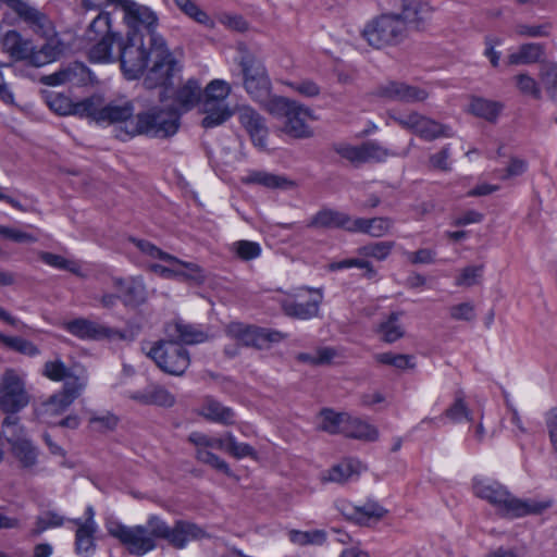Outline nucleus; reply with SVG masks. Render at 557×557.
<instances>
[{
	"mask_svg": "<svg viewBox=\"0 0 557 557\" xmlns=\"http://www.w3.org/2000/svg\"><path fill=\"white\" fill-rule=\"evenodd\" d=\"M143 33H127L119 38V60L121 69L128 79H136L145 74L147 88L166 86L177 69V62L160 35H152L145 40Z\"/></svg>",
	"mask_w": 557,
	"mask_h": 557,
	"instance_id": "1",
	"label": "nucleus"
},
{
	"mask_svg": "<svg viewBox=\"0 0 557 557\" xmlns=\"http://www.w3.org/2000/svg\"><path fill=\"white\" fill-rule=\"evenodd\" d=\"M473 492L491 504L500 516L511 519L539 515L552 505L550 500L516 497L500 483L485 478L474 479Z\"/></svg>",
	"mask_w": 557,
	"mask_h": 557,
	"instance_id": "2",
	"label": "nucleus"
},
{
	"mask_svg": "<svg viewBox=\"0 0 557 557\" xmlns=\"http://www.w3.org/2000/svg\"><path fill=\"white\" fill-rule=\"evenodd\" d=\"M188 442L195 446V457L199 462L208 465L228 476L233 475L230 466L211 449H223L236 459L246 457L257 459L256 449L249 444L238 442L231 432L225 433L223 437H212L201 432H191Z\"/></svg>",
	"mask_w": 557,
	"mask_h": 557,
	"instance_id": "3",
	"label": "nucleus"
},
{
	"mask_svg": "<svg viewBox=\"0 0 557 557\" xmlns=\"http://www.w3.org/2000/svg\"><path fill=\"white\" fill-rule=\"evenodd\" d=\"M265 110L277 119H284L283 132L295 138H309L312 129L308 120H314L313 111L298 101L282 96H273Z\"/></svg>",
	"mask_w": 557,
	"mask_h": 557,
	"instance_id": "4",
	"label": "nucleus"
},
{
	"mask_svg": "<svg viewBox=\"0 0 557 557\" xmlns=\"http://www.w3.org/2000/svg\"><path fill=\"white\" fill-rule=\"evenodd\" d=\"M180 126V116L172 109L153 108L136 115V121L126 123V135L131 137L147 135L151 137H168L174 135Z\"/></svg>",
	"mask_w": 557,
	"mask_h": 557,
	"instance_id": "5",
	"label": "nucleus"
},
{
	"mask_svg": "<svg viewBox=\"0 0 557 557\" xmlns=\"http://www.w3.org/2000/svg\"><path fill=\"white\" fill-rule=\"evenodd\" d=\"M88 111L86 117L91 119L98 124H123L117 137L126 140V123L136 121L133 117L134 107L128 100H117L106 103L102 97L91 96L88 98Z\"/></svg>",
	"mask_w": 557,
	"mask_h": 557,
	"instance_id": "6",
	"label": "nucleus"
},
{
	"mask_svg": "<svg viewBox=\"0 0 557 557\" xmlns=\"http://www.w3.org/2000/svg\"><path fill=\"white\" fill-rule=\"evenodd\" d=\"M86 38L96 44L89 49L91 62H113V44L119 41L121 36L112 30V20L108 12H100L89 24L86 30Z\"/></svg>",
	"mask_w": 557,
	"mask_h": 557,
	"instance_id": "7",
	"label": "nucleus"
},
{
	"mask_svg": "<svg viewBox=\"0 0 557 557\" xmlns=\"http://www.w3.org/2000/svg\"><path fill=\"white\" fill-rule=\"evenodd\" d=\"M243 85L250 98L265 109L271 96L272 84L263 63L255 54L244 51L239 61Z\"/></svg>",
	"mask_w": 557,
	"mask_h": 557,
	"instance_id": "8",
	"label": "nucleus"
},
{
	"mask_svg": "<svg viewBox=\"0 0 557 557\" xmlns=\"http://www.w3.org/2000/svg\"><path fill=\"white\" fill-rule=\"evenodd\" d=\"M148 527L158 539L166 541L176 549H183L188 543L206 536V531L200 525L188 520H177L173 525H169L160 517L150 516Z\"/></svg>",
	"mask_w": 557,
	"mask_h": 557,
	"instance_id": "9",
	"label": "nucleus"
},
{
	"mask_svg": "<svg viewBox=\"0 0 557 557\" xmlns=\"http://www.w3.org/2000/svg\"><path fill=\"white\" fill-rule=\"evenodd\" d=\"M108 533L120 541L126 550L135 556H144L157 547V535L145 525H125L117 521L107 523Z\"/></svg>",
	"mask_w": 557,
	"mask_h": 557,
	"instance_id": "10",
	"label": "nucleus"
},
{
	"mask_svg": "<svg viewBox=\"0 0 557 557\" xmlns=\"http://www.w3.org/2000/svg\"><path fill=\"white\" fill-rule=\"evenodd\" d=\"M405 21L398 14H383L369 23L362 36L374 48L399 42L406 37Z\"/></svg>",
	"mask_w": 557,
	"mask_h": 557,
	"instance_id": "11",
	"label": "nucleus"
},
{
	"mask_svg": "<svg viewBox=\"0 0 557 557\" xmlns=\"http://www.w3.org/2000/svg\"><path fill=\"white\" fill-rule=\"evenodd\" d=\"M29 403L24 375L14 369H7L0 376V409L15 413Z\"/></svg>",
	"mask_w": 557,
	"mask_h": 557,
	"instance_id": "12",
	"label": "nucleus"
},
{
	"mask_svg": "<svg viewBox=\"0 0 557 557\" xmlns=\"http://www.w3.org/2000/svg\"><path fill=\"white\" fill-rule=\"evenodd\" d=\"M148 356L164 372L171 375H182L189 367L188 351L177 342L164 341L156 344Z\"/></svg>",
	"mask_w": 557,
	"mask_h": 557,
	"instance_id": "13",
	"label": "nucleus"
},
{
	"mask_svg": "<svg viewBox=\"0 0 557 557\" xmlns=\"http://www.w3.org/2000/svg\"><path fill=\"white\" fill-rule=\"evenodd\" d=\"M388 116L403 128L413 132L425 140H434L441 137L449 138L454 136V131L450 126L441 124L440 122L417 111H411L403 115L389 113Z\"/></svg>",
	"mask_w": 557,
	"mask_h": 557,
	"instance_id": "14",
	"label": "nucleus"
},
{
	"mask_svg": "<svg viewBox=\"0 0 557 557\" xmlns=\"http://www.w3.org/2000/svg\"><path fill=\"white\" fill-rule=\"evenodd\" d=\"M117 1L119 8L124 13L123 20L128 28L127 33H143L148 38H151L152 35H158L156 33L158 16L149 7L134 0Z\"/></svg>",
	"mask_w": 557,
	"mask_h": 557,
	"instance_id": "15",
	"label": "nucleus"
},
{
	"mask_svg": "<svg viewBox=\"0 0 557 557\" xmlns=\"http://www.w3.org/2000/svg\"><path fill=\"white\" fill-rule=\"evenodd\" d=\"M372 94L386 101L404 103L424 102L430 96L426 88L409 85L401 81H385L379 84Z\"/></svg>",
	"mask_w": 557,
	"mask_h": 557,
	"instance_id": "16",
	"label": "nucleus"
},
{
	"mask_svg": "<svg viewBox=\"0 0 557 557\" xmlns=\"http://www.w3.org/2000/svg\"><path fill=\"white\" fill-rule=\"evenodd\" d=\"M335 151L351 163L383 162L396 156L392 150L376 141H367L361 145L337 144Z\"/></svg>",
	"mask_w": 557,
	"mask_h": 557,
	"instance_id": "17",
	"label": "nucleus"
},
{
	"mask_svg": "<svg viewBox=\"0 0 557 557\" xmlns=\"http://www.w3.org/2000/svg\"><path fill=\"white\" fill-rule=\"evenodd\" d=\"M95 516L94 507L87 506L83 517L70 520L76 525L75 552L79 557H91L96 552L98 524Z\"/></svg>",
	"mask_w": 557,
	"mask_h": 557,
	"instance_id": "18",
	"label": "nucleus"
},
{
	"mask_svg": "<svg viewBox=\"0 0 557 557\" xmlns=\"http://www.w3.org/2000/svg\"><path fill=\"white\" fill-rule=\"evenodd\" d=\"M226 334L244 346L264 348L269 343L280 342L283 335L280 332L232 322L226 327Z\"/></svg>",
	"mask_w": 557,
	"mask_h": 557,
	"instance_id": "19",
	"label": "nucleus"
},
{
	"mask_svg": "<svg viewBox=\"0 0 557 557\" xmlns=\"http://www.w3.org/2000/svg\"><path fill=\"white\" fill-rule=\"evenodd\" d=\"M61 327L82 341H102L120 335L117 331L83 317L63 321Z\"/></svg>",
	"mask_w": 557,
	"mask_h": 557,
	"instance_id": "20",
	"label": "nucleus"
},
{
	"mask_svg": "<svg viewBox=\"0 0 557 557\" xmlns=\"http://www.w3.org/2000/svg\"><path fill=\"white\" fill-rule=\"evenodd\" d=\"M166 264H151L150 270L164 278H183L195 282H202L205 278L201 268L193 262H185L174 256L166 255L162 259Z\"/></svg>",
	"mask_w": 557,
	"mask_h": 557,
	"instance_id": "21",
	"label": "nucleus"
},
{
	"mask_svg": "<svg viewBox=\"0 0 557 557\" xmlns=\"http://www.w3.org/2000/svg\"><path fill=\"white\" fill-rule=\"evenodd\" d=\"M237 119L248 133L253 146L260 150H265L269 134L265 119L250 106L239 107L237 109Z\"/></svg>",
	"mask_w": 557,
	"mask_h": 557,
	"instance_id": "22",
	"label": "nucleus"
},
{
	"mask_svg": "<svg viewBox=\"0 0 557 557\" xmlns=\"http://www.w3.org/2000/svg\"><path fill=\"white\" fill-rule=\"evenodd\" d=\"M309 299L298 295L299 299H286L283 302L284 312L293 318L307 320L315 317L319 312V305L322 301V293L319 289L307 290Z\"/></svg>",
	"mask_w": 557,
	"mask_h": 557,
	"instance_id": "23",
	"label": "nucleus"
},
{
	"mask_svg": "<svg viewBox=\"0 0 557 557\" xmlns=\"http://www.w3.org/2000/svg\"><path fill=\"white\" fill-rule=\"evenodd\" d=\"M11 446L12 456L25 470L33 469L38 461V450L33 443L24 436V429L18 428L17 433L7 438Z\"/></svg>",
	"mask_w": 557,
	"mask_h": 557,
	"instance_id": "24",
	"label": "nucleus"
},
{
	"mask_svg": "<svg viewBox=\"0 0 557 557\" xmlns=\"http://www.w3.org/2000/svg\"><path fill=\"white\" fill-rule=\"evenodd\" d=\"M112 285L121 292L125 305L138 306L148 298V289L141 276L113 277Z\"/></svg>",
	"mask_w": 557,
	"mask_h": 557,
	"instance_id": "25",
	"label": "nucleus"
},
{
	"mask_svg": "<svg viewBox=\"0 0 557 557\" xmlns=\"http://www.w3.org/2000/svg\"><path fill=\"white\" fill-rule=\"evenodd\" d=\"M434 9L422 0H404L401 13L398 14L405 21V27L416 29L424 28L431 21Z\"/></svg>",
	"mask_w": 557,
	"mask_h": 557,
	"instance_id": "26",
	"label": "nucleus"
},
{
	"mask_svg": "<svg viewBox=\"0 0 557 557\" xmlns=\"http://www.w3.org/2000/svg\"><path fill=\"white\" fill-rule=\"evenodd\" d=\"M245 185H259L268 189H293L296 184L284 175L270 173L267 171L251 170L240 178Z\"/></svg>",
	"mask_w": 557,
	"mask_h": 557,
	"instance_id": "27",
	"label": "nucleus"
},
{
	"mask_svg": "<svg viewBox=\"0 0 557 557\" xmlns=\"http://www.w3.org/2000/svg\"><path fill=\"white\" fill-rule=\"evenodd\" d=\"M88 78V70L82 63H72L65 67L60 69L58 72L46 75L41 82L48 86H59L64 84L82 85Z\"/></svg>",
	"mask_w": 557,
	"mask_h": 557,
	"instance_id": "28",
	"label": "nucleus"
},
{
	"mask_svg": "<svg viewBox=\"0 0 557 557\" xmlns=\"http://www.w3.org/2000/svg\"><path fill=\"white\" fill-rule=\"evenodd\" d=\"M362 470L363 466L359 460L344 459L343 461L334 465L329 470L324 471L321 475V481L324 483L332 482L344 484L358 479Z\"/></svg>",
	"mask_w": 557,
	"mask_h": 557,
	"instance_id": "29",
	"label": "nucleus"
},
{
	"mask_svg": "<svg viewBox=\"0 0 557 557\" xmlns=\"http://www.w3.org/2000/svg\"><path fill=\"white\" fill-rule=\"evenodd\" d=\"M202 89L198 81L188 79L184 83L174 95L173 111L177 112L178 116L191 110L201 99Z\"/></svg>",
	"mask_w": 557,
	"mask_h": 557,
	"instance_id": "30",
	"label": "nucleus"
},
{
	"mask_svg": "<svg viewBox=\"0 0 557 557\" xmlns=\"http://www.w3.org/2000/svg\"><path fill=\"white\" fill-rule=\"evenodd\" d=\"M33 41L24 38L22 34L15 29L4 33L2 38V50L15 60H27L29 62L32 55Z\"/></svg>",
	"mask_w": 557,
	"mask_h": 557,
	"instance_id": "31",
	"label": "nucleus"
},
{
	"mask_svg": "<svg viewBox=\"0 0 557 557\" xmlns=\"http://www.w3.org/2000/svg\"><path fill=\"white\" fill-rule=\"evenodd\" d=\"M129 397L143 405L172 407L175 404L174 395L159 385H149L143 391L131 394Z\"/></svg>",
	"mask_w": 557,
	"mask_h": 557,
	"instance_id": "32",
	"label": "nucleus"
},
{
	"mask_svg": "<svg viewBox=\"0 0 557 557\" xmlns=\"http://www.w3.org/2000/svg\"><path fill=\"white\" fill-rule=\"evenodd\" d=\"M352 219L339 211L323 209L312 216L309 226L317 228L341 227L350 232Z\"/></svg>",
	"mask_w": 557,
	"mask_h": 557,
	"instance_id": "33",
	"label": "nucleus"
},
{
	"mask_svg": "<svg viewBox=\"0 0 557 557\" xmlns=\"http://www.w3.org/2000/svg\"><path fill=\"white\" fill-rule=\"evenodd\" d=\"M47 103L52 111L60 115L72 114L86 117L88 111V98L78 102H73L69 97L55 94L48 97Z\"/></svg>",
	"mask_w": 557,
	"mask_h": 557,
	"instance_id": "34",
	"label": "nucleus"
},
{
	"mask_svg": "<svg viewBox=\"0 0 557 557\" xmlns=\"http://www.w3.org/2000/svg\"><path fill=\"white\" fill-rule=\"evenodd\" d=\"M401 317V312H392L377 324L376 333L381 341L393 344L405 336L406 330Z\"/></svg>",
	"mask_w": 557,
	"mask_h": 557,
	"instance_id": "35",
	"label": "nucleus"
},
{
	"mask_svg": "<svg viewBox=\"0 0 557 557\" xmlns=\"http://www.w3.org/2000/svg\"><path fill=\"white\" fill-rule=\"evenodd\" d=\"M343 435L360 441L373 442L379 438L377 429L360 418L347 416Z\"/></svg>",
	"mask_w": 557,
	"mask_h": 557,
	"instance_id": "36",
	"label": "nucleus"
},
{
	"mask_svg": "<svg viewBox=\"0 0 557 557\" xmlns=\"http://www.w3.org/2000/svg\"><path fill=\"white\" fill-rule=\"evenodd\" d=\"M199 413L213 422L221 423L224 425L233 424L235 419V413L233 409L230 407H225L215 399L207 398L200 410Z\"/></svg>",
	"mask_w": 557,
	"mask_h": 557,
	"instance_id": "37",
	"label": "nucleus"
},
{
	"mask_svg": "<svg viewBox=\"0 0 557 557\" xmlns=\"http://www.w3.org/2000/svg\"><path fill=\"white\" fill-rule=\"evenodd\" d=\"M393 222L387 218L352 219L350 232H360L373 237L385 235L392 227Z\"/></svg>",
	"mask_w": 557,
	"mask_h": 557,
	"instance_id": "38",
	"label": "nucleus"
},
{
	"mask_svg": "<svg viewBox=\"0 0 557 557\" xmlns=\"http://www.w3.org/2000/svg\"><path fill=\"white\" fill-rule=\"evenodd\" d=\"M202 113L205 117L202 119L201 125L205 128H213L222 125L227 120H230L234 111L231 109L228 103H212V104H201Z\"/></svg>",
	"mask_w": 557,
	"mask_h": 557,
	"instance_id": "39",
	"label": "nucleus"
},
{
	"mask_svg": "<svg viewBox=\"0 0 557 557\" xmlns=\"http://www.w3.org/2000/svg\"><path fill=\"white\" fill-rule=\"evenodd\" d=\"M543 46L540 44H524L521 45L517 51L508 55L507 62L509 65H522L537 62L543 55Z\"/></svg>",
	"mask_w": 557,
	"mask_h": 557,
	"instance_id": "40",
	"label": "nucleus"
},
{
	"mask_svg": "<svg viewBox=\"0 0 557 557\" xmlns=\"http://www.w3.org/2000/svg\"><path fill=\"white\" fill-rule=\"evenodd\" d=\"M446 420L453 423H460L465 420L471 421L470 410L462 398H457L455 403L446 409L443 416L434 419H424L422 423L432 422L441 426L446 423Z\"/></svg>",
	"mask_w": 557,
	"mask_h": 557,
	"instance_id": "41",
	"label": "nucleus"
},
{
	"mask_svg": "<svg viewBox=\"0 0 557 557\" xmlns=\"http://www.w3.org/2000/svg\"><path fill=\"white\" fill-rule=\"evenodd\" d=\"M65 382L63 385L62 394L71 396L74 401L88 384V373L85 368H74L69 372V375L64 377Z\"/></svg>",
	"mask_w": 557,
	"mask_h": 557,
	"instance_id": "42",
	"label": "nucleus"
},
{
	"mask_svg": "<svg viewBox=\"0 0 557 557\" xmlns=\"http://www.w3.org/2000/svg\"><path fill=\"white\" fill-rule=\"evenodd\" d=\"M232 92V86L224 79H212L203 89L201 104L227 103L226 99Z\"/></svg>",
	"mask_w": 557,
	"mask_h": 557,
	"instance_id": "43",
	"label": "nucleus"
},
{
	"mask_svg": "<svg viewBox=\"0 0 557 557\" xmlns=\"http://www.w3.org/2000/svg\"><path fill=\"white\" fill-rule=\"evenodd\" d=\"M348 413L324 409L319 416V428L330 434H343Z\"/></svg>",
	"mask_w": 557,
	"mask_h": 557,
	"instance_id": "44",
	"label": "nucleus"
},
{
	"mask_svg": "<svg viewBox=\"0 0 557 557\" xmlns=\"http://www.w3.org/2000/svg\"><path fill=\"white\" fill-rule=\"evenodd\" d=\"M288 540L298 546L322 545L326 541V533L323 530H289L287 532Z\"/></svg>",
	"mask_w": 557,
	"mask_h": 557,
	"instance_id": "45",
	"label": "nucleus"
},
{
	"mask_svg": "<svg viewBox=\"0 0 557 557\" xmlns=\"http://www.w3.org/2000/svg\"><path fill=\"white\" fill-rule=\"evenodd\" d=\"M39 258L42 262L52 268L69 271L77 276H85L82 271V264L76 260L66 259L60 255L45 251L39 253Z\"/></svg>",
	"mask_w": 557,
	"mask_h": 557,
	"instance_id": "46",
	"label": "nucleus"
},
{
	"mask_svg": "<svg viewBox=\"0 0 557 557\" xmlns=\"http://www.w3.org/2000/svg\"><path fill=\"white\" fill-rule=\"evenodd\" d=\"M500 110L499 103L482 98H474L469 104L470 113L487 121H495Z\"/></svg>",
	"mask_w": 557,
	"mask_h": 557,
	"instance_id": "47",
	"label": "nucleus"
},
{
	"mask_svg": "<svg viewBox=\"0 0 557 557\" xmlns=\"http://www.w3.org/2000/svg\"><path fill=\"white\" fill-rule=\"evenodd\" d=\"M0 343L16 352H20L22 355L28 356V357H35L39 355L38 347L32 343L30 341H27L20 336H8L4 333L0 331Z\"/></svg>",
	"mask_w": 557,
	"mask_h": 557,
	"instance_id": "48",
	"label": "nucleus"
},
{
	"mask_svg": "<svg viewBox=\"0 0 557 557\" xmlns=\"http://www.w3.org/2000/svg\"><path fill=\"white\" fill-rule=\"evenodd\" d=\"M172 327L176 334L175 342L177 343L180 342L182 344L193 345L202 343L207 339L206 333L190 324L176 322Z\"/></svg>",
	"mask_w": 557,
	"mask_h": 557,
	"instance_id": "49",
	"label": "nucleus"
},
{
	"mask_svg": "<svg viewBox=\"0 0 557 557\" xmlns=\"http://www.w3.org/2000/svg\"><path fill=\"white\" fill-rule=\"evenodd\" d=\"M375 361L398 370H407L414 367V358L411 355L394 354L391 351L375 355Z\"/></svg>",
	"mask_w": 557,
	"mask_h": 557,
	"instance_id": "50",
	"label": "nucleus"
},
{
	"mask_svg": "<svg viewBox=\"0 0 557 557\" xmlns=\"http://www.w3.org/2000/svg\"><path fill=\"white\" fill-rule=\"evenodd\" d=\"M73 404L72 397L61 392L52 395L42 404V414L47 417H57L62 414Z\"/></svg>",
	"mask_w": 557,
	"mask_h": 557,
	"instance_id": "51",
	"label": "nucleus"
},
{
	"mask_svg": "<svg viewBox=\"0 0 557 557\" xmlns=\"http://www.w3.org/2000/svg\"><path fill=\"white\" fill-rule=\"evenodd\" d=\"M176 7L197 23L213 27V21L193 0H173Z\"/></svg>",
	"mask_w": 557,
	"mask_h": 557,
	"instance_id": "52",
	"label": "nucleus"
},
{
	"mask_svg": "<svg viewBox=\"0 0 557 557\" xmlns=\"http://www.w3.org/2000/svg\"><path fill=\"white\" fill-rule=\"evenodd\" d=\"M65 518L55 511H45L40 513L35 522L33 534L38 535L48 529L59 528L63 525Z\"/></svg>",
	"mask_w": 557,
	"mask_h": 557,
	"instance_id": "53",
	"label": "nucleus"
},
{
	"mask_svg": "<svg viewBox=\"0 0 557 557\" xmlns=\"http://www.w3.org/2000/svg\"><path fill=\"white\" fill-rule=\"evenodd\" d=\"M516 87L523 95L540 99L542 96L539 83L528 73H519L513 77Z\"/></svg>",
	"mask_w": 557,
	"mask_h": 557,
	"instance_id": "54",
	"label": "nucleus"
},
{
	"mask_svg": "<svg viewBox=\"0 0 557 557\" xmlns=\"http://www.w3.org/2000/svg\"><path fill=\"white\" fill-rule=\"evenodd\" d=\"M232 251L242 260L248 261L261 255V246L256 242L238 240L232 244Z\"/></svg>",
	"mask_w": 557,
	"mask_h": 557,
	"instance_id": "55",
	"label": "nucleus"
},
{
	"mask_svg": "<svg viewBox=\"0 0 557 557\" xmlns=\"http://www.w3.org/2000/svg\"><path fill=\"white\" fill-rule=\"evenodd\" d=\"M540 78L547 92L555 97L557 95V63H543L540 71Z\"/></svg>",
	"mask_w": 557,
	"mask_h": 557,
	"instance_id": "56",
	"label": "nucleus"
},
{
	"mask_svg": "<svg viewBox=\"0 0 557 557\" xmlns=\"http://www.w3.org/2000/svg\"><path fill=\"white\" fill-rule=\"evenodd\" d=\"M293 91L305 98H315L321 94L320 86L311 79H300L295 82H283Z\"/></svg>",
	"mask_w": 557,
	"mask_h": 557,
	"instance_id": "57",
	"label": "nucleus"
},
{
	"mask_svg": "<svg viewBox=\"0 0 557 557\" xmlns=\"http://www.w3.org/2000/svg\"><path fill=\"white\" fill-rule=\"evenodd\" d=\"M393 246L392 242H379L359 248L358 252L363 257H371L381 261L387 258Z\"/></svg>",
	"mask_w": 557,
	"mask_h": 557,
	"instance_id": "58",
	"label": "nucleus"
},
{
	"mask_svg": "<svg viewBox=\"0 0 557 557\" xmlns=\"http://www.w3.org/2000/svg\"><path fill=\"white\" fill-rule=\"evenodd\" d=\"M349 268L364 269V270H367V274L369 277H372L375 274V271H374L373 267L371 265V263L364 259L351 258V259H345L342 261L332 262L329 264V269L331 271H339V270L349 269Z\"/></svg>",
	"mask_w": 557,
	"mask_h": 557,
	"instance_id": "59",
	"label": "nucleus"
},
{
	"mask_svg": "<svg viewBox=\"0 0 557 557\" xmlns=\"http://www.w3.org/2000/svg\"><path fill=\"white\" fill-rule=\"evenodd\" d=\"M386 513V510L376 503H367L363 506L355 508V517L360 522H366L370 519H381Z\"/></svg>",
	"mask_w": 557,
	"mask_h": 557,
	"instance_id": "60",
	"label": "nucleus"
},
{
	"mask_svg": "<svg viewBox=\"0 0 557 557\" xmlns=\"http://www.w3.org/2000/svg\"><path fill=\"white\" fill-rule=\"evenodd\" d=\"M449 317L455 321H472L475 318L474 305L470 301L453 305L449 307Z\"/></svg>",
	"mask_w": 557,
	"mask_h": 557,
	"instance_id": "61",
	"label": "nucleus"
},
{
	"mask_svg": "<svg viewBox=\"0 0 557 557\" xmlns=\"http://www.w3.org/2000/svg\"><path fill=\"white\" fill-rule=\"evenodd\" d=\"M70 370L63 361L54 360L45 363L44 374L51 381L60 382L69 375Z\"/></svg>",
	"mask_w": 557,
	"mask_h": 557,
	"instance_id": "62",
	"label": "nucleus"
},
{
	"mask_svg": "<svg viewBox=\"0 0 557 557\" xmlns=\"http://www.w3.org/2000/svg\"><path fill=\"white\" fill-rule=\"evenodd\" d=\"M335 356L332 348H321L315 354H299L297 359L312 364H323L330 362Z\"/></svg>",
	"mask_w": 557,
	"mask_h": 557,
	"instance_id": "63",
	"label": "nucleus"
},
{
	"mask_svg": "<svg viewBox=\"0 0 557 557\" xmlns=\"http://www.w3.org/2000/svg\"><path fill=\"white\" fill-rule=\"evenodd\" d=\"M482 275V267L481 265H470L465 268L460 275L456 278L457 286H473L479 282V278Z\"/></svg>",
	"mask_w": 557,
	"mask_h": 557,
	"instance_id": "64",
	"label": "nucleus"
}]
</instances>
